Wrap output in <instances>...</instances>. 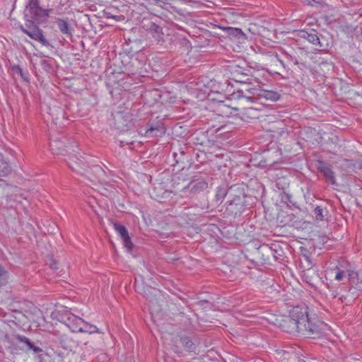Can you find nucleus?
<instances>
[{"label":"nucleus","instance_id":"nucleus-1","mask_svg":"<svg viewBox=\"0 0 362 362\" xmlns=\"http://www.w3.org/2000/svg\"><path fill=\"white\" fill-rule=\"evenodd\" d=\"M326 327V323L311 313L307 305H296L290 310L289 317L283 325L287 332H299L313 338L323 333Z\"/></svg>","mask_w":362,"mask_h":362},{"label":"nucleus","instance_id":"nucleus-2","mask_svg":"<svg viewBox=\"0 0 362 362\" xmlns=\"http://www.w3.org/2000/svg\"><path fill=\"white\" fill-rule=\"evenodd\" d=\"M49 16V10L40 6V0H28L24 10L25 26L20 25L21 30L31 39L45 47L50 46L38 24L44 23Z\"/></svg>","mask_w":362,"mask_h":362},{"label":"nucleus","instance_id":"nucleus-3","mask_svg":"<svg viewBox=\"0 0 362 362\" xmlns=\"http://www.w3.org/2000/svg\"><path fill=\"white\" fill-rule=\"evenodd\" d=\"M18 187L8 184L5 180H0V210L8 220H15L18 217L17 206L18 200Z\"/></svg>","mask_w":362,"mask_h":362},{"label":"nucleus","instance_id":"nucleus-4","mask_svg":"<svg viewBox=\"0 0 362 362\" xmlns=\"http://www.w3.org/2000/svg\"><path fill=\"white\" fill-rule=\"evenodd\" d=\"M66 162L73 171L86 177L92 182L106 181V173L103 168L98 165L88 166L84 158H79L76 156H70Z\"/></svg>","mask_w":362,"mask_h":362},{"label":"nucleus","instance_id":"nucleus-5","mask_svg":"<svg viewBox=\"0 0 362 362\" xmlns=\"http://www.w3.org/2000/svg\"><path fill=\"white\" fill-rule=\"evenodd\" d=\"M59 321L66 325L73 332H78L81 325H83V319L69 311L60 314Z\"/></svg>","mask_w":362,"mask_h":362},{"label":"nucleus","instance_id":"nucleus-6","mask_svg":"<svg viewBox=\"0 0 362 362\" xmlns=\"http://www.w3.org/2000/svg\"><path fill=\"white\" fill-rule=\"evenodd\" d=\"M252 95H241L240 91L233 92L229 96L230 103L226 104V107H230L233 110L240 109V105H243L245 101H250L255 97V92L252 93Z\"/></svg>","mask_w":362,"mask_h":362},{"label":"nucleus","instance_id":"nucleus-7","mask_svg":"<svg viewBox=\"0 0 362 362\" xmlns=\"http://www.w3.org/2000/svg\"><path fill=\"white\" fill-rule=\"evenodd\" d=\"M219 28L226 33L230 40L243 41L246 39L245 33L240 28L231 27H219Z\"/></svg>","mask_w":362,"mask_h":362},{"label":"nucleus","instance_id":"nucleus-8","mask_svg":"<svg viewBox=\"0 0 362 362\" xmlns=\"http://www.w3.org/2000/svg\"><path fill=\"white\" fill-rule=\"evenodd\" d=\"M115 229L117 232L119 236L123 242L124 246L126 249H132V243L131 242L129 233L126 228L122 225H115Z\"/></svg>","mask_w":362,"mask_h":362},{"label":"nucleus","instance_id":"nucleus-9","mask_svg":"<svg viewBox=\"0 0 362 362\" xmlns=\"http://www.w3.org/2000/svg\"><path fill=\"white\" fill-rule=\"evenodd\" d=\"M55 23L63 35L69 37H72L73 28L69 25L67 19L57 18Z\"/></svg>","mask_w":362,"mask_h":362},{"label":"nucleus","instance_id":"nucleus-10","mask_svg":"<svg viewBox=\"0 0 362 362\" xmlns=\"http://www.w3.org/2000/svg\"><path fill=\"white\" fill-rule=\"evenodd\" d=\"M16 339L18 341L24 344L26 346L27 350H33L34 353L40 354V356L42 355L43 350L39 346L34 345L28 338L21 335H16Z\"/></svg>","mask_w":362,"mask_h":362},{"label":"nucleus","instance_id":"nucleus-11","mask_svg":"<svg viewBox=\"0 0 362 362\" xmlns=\"http://www.w3.org/2000/svg\"><path fill=\"white\" fill-rule=\"evenodd\" d=\"M302 254L300 257V263L301 267L305 269L309 270L313 267V262L311 257L310 250H302Z\"/></svg>","mask_w":362,"mask_h":362},{"label":"nucleus","instance_id":"nucleus-12","mask_svg":"<svg viewBox=\"0 0 362 362\" xmlns=\"http://www.w3.org/2000/svg\"><path fill=\"white\" fill-rule=\"evenodd\" d=\"M318 168L321 172H322L325 177L329 180L331 184L335 183L334 174L330 166L326 165L325 163L321 162Z\"/></svg>","mask_w":362,"mask_h":362},{"label":"nucleus","instance_id":"nucleus-13","mask_svg":"<svg viewBox=\"0 0 362 362\" xmlns=\"http://www.w3.org/2000/svg\"><path fill=\"white\" fill-rule=\"evenodd\" d=\"M10 163L0 154V177H6L11 173Z\"/></svg>","mask_w":362,"mask_h":362},{"label":"nucleus","instance_id":"nucleus-14","mask_svg":"<svg viewBox=\"0 0 362 362\" xmlns=\"http://www.w3.org/2000/svg\"><path fill=\"white\" fill-rule=\"evenodd\" d=\"M257 95H261L267 100H271L274 101L279 100L280 97L278 92L272 90H260L259 93H257Z\"/></svg>","mask_w":362,"mask_h":362},{"label":"nucleus","instance_id":"nucleus-15","mask_svg":"<svg viewBox=\"0 0 362 362\" xmlns=\"http://www.w3.org/2000/svg\"><path fill=\"white\" fill-rule=\"evenodd\" d=\"M60 144L61 141L57 139H53L51 141L50 148L53 153L64 154V152L66 151V149L61 146Z\"/></svg>","mask_w":362,"mask_h":362},{"label":"nucleus","instance_id":"nucleus-16","mask_svg":"<svg viewBox=\"0 0 362 362\" xmlns=\"http://www.w3.org/2000/svg\"><path fill=\"white\" fill-rule=\"evenodd\" d=\"M78 332L96 333L98 332V328L96 326L89 324L83 320V325H81Z\"/></svg>","mask_w":362,"mask_h":362},{"label":"nucleus","instance_id":"nucleus-17","mask_svg":"<svg viewBox=\"0 0 362 362\" xmlns=\"http://www.w3.org/2000/svg\"><path fill=\"white\" fill-rule=\"evenodd\" d=\"M300 36L306 38L308 41L312 43H316L319 42V38L315 33H308V32L300 31Z\"/></svg>","mask_w":362,"mask_h":362},{"label":"nucleus","instance_id":"nucleus-18","mask_svg":"<svg viewBox=\"0 0 362 362\" xmlns=\"http://www.w3.org/2000/svg\"><path fill=\"white\" fill-rule=\"evenodd\" d=\"M8 279V272L0 264V288L6 285Z\"/></svg>","mask_w":362,"mask_h":362},{"label":"nucleus","instance_id":"nucleus-19","mask_svg":"<svg viewBox=\"0 0 362 362\" xmlns=\"http://www.w3.org/2000/svg\"><path fill=\"white\" fill-rule=\"evenodd\" d=\"M40 64L42 68L46 71H49L52 69V66L49 60L42 59L40 60Z\"/></svg>","mask_w":362,"mask_h":362},{"label":"nucleus","instance_id":"nucleus-20","mask_svg":"<svg viewBox=\"0 0 362 362\" xmlns=\"http://www.w3.org/2000/svg\"><path fill=\"white\" fill-rule=\"evenodd\" d=\"M346 276V272L342 270H338L337 272V274L334 276V279L341 281L344 279V277Z\"/></svg>","mask_w":362,"mask_h":362},{"label":"nucleus","instance_id":"nucleus-21","mask_svg":"<svg viewBox=\"0 0 362 362\" xmlns=\"http://www.w3.org/2000/svg\"><path fill=\"white\" fill-rule=\"evenodd\" d=\"M11 69L13 71V72H16L17 74H20L21 73V71H23L22 69L20 67L19 65H13L11 66Z\"/></svg>","mask_w":362,"mask_h":362},{"label":"nucleus","instance_id":"nucleus-22","mask_svg":"<svg viewBox=\"0 0 362 362\" xmlns=\"http://www.w3.org/2000/svg\"><path fill=\"white\" fill-rule=\"evenodd\" d=\"M19 75L25 81H29V76L28 72L25 73L22 71L21 73L19 74Z\"/></svg>","mask_w":362,"mask_h":362},{"label":"nucleus","instance_id":"nucleus-23","mask_svg":"<svg viewBox=\"0 0 362 362\" xmlns=\"http://www.w3.org/2000/svg\"><path fill=\"white\" fill-rule=\"evenodd\" d=\"M57 264H58V263H57V262L56 260H54V259H51V260H50V262H49V266H50V267H51L52 269L55 270V269H57V268H58V267H57Z\"/></svg>","mask_w":362,"mask_h":362},{"label":"nucleus","instance_id":"nucleus-24","mask_svg":"<svg viewBox=\"0 0 362 362\" xmlns=\"http://www.w3.org/2000/svg\"><path fill=\"white\" fill-rule=\"evenodd\" d=\"M101 225L104 227L105 231L107 233V235L110 236L109 233H108L107 228L105 226V222L103 219L101 220ZM109 239H110V237H109ZM110 241L111 242V240H110Z\"/></svg>","mask_w":362,"mask_h":362},{"label":"nucleus","instance_id":"nucleus-25","mask_svg":"<svg viewBox=\"0 0 362 362\" xmlns=\"http://www.w3.org/2000/svg\"><path fill=\"white\" fill-rule=\"evenodd\" d=\"M305 2H306L308 4L310 5L311 6H313L315 5V3H317L315 0H304Z\"/></svg>","mask_w":362,"mask_h":362},{"label":"nucleus","instance_id":"nucleus-26","mask_svg":"<svg viewBox=\"0 0 362 362\" xmlns=\"http://www.w3.org/2000/svg\"><path fill=\"white\" fill-rule=\"evenodd\" d=\"M105 218L107 219V223L110 226H112V225L113 224V221H112V219L110 216H106Z\"/></svg>","mask_w":362,"mask_h":362},{"label":"nucleus","instance_id":"nucleus-27","mask_svg":"<svg viewBox=\"0 0 362 362\" xmlns=\"http://www.w3.org/2000/svg\"><path fill=\"white\" fill-rule=\"evenodd\" d=\"M315 211H316V214H317V216H322V209H321V208L317 207L315 209Z\"/></svg>","mask_w":362,"mask_h":362},{"label":"nucleus","instance_id":"nucleus-28","mask_svg":"<svg viewBox=\"0 0 362 362\" xmlns=\"http://www.w3.org/2000/svg\"><path fill=\"white\" fill-rule=\"evenodd\" d=\"M252 252H253V250H247V253L245 254V257H248V256H252Z\"/></svg>","mask_w":362,"mask_h":362},{"label":"nucleus","instance_id":"nucleus-29","mask_svg":"<svg viewBox=\"0 0 362 362\" xmlns=\"http://www.w3.org/2000/svg\"><path fill=\"white\" fill-rule=\"evenodd\" d=\"M154 129H155L154 128L151 127L147 129L146 133L152 132V131H153Z\"/></svg>","mask_w":362,"mask_h":362},{"label":"nucleus","instance_id":"nucleus-30","mask_svg":"<svg viewBox=\"0 0 362 362\" xmlns=\"http://www.w3.org/2000/svg\"><path fill=\"white\" fill-rule=\"evenodd\" d=\"M251 262H255V259L254 258H252Z\"/></svg>","mask_w":362,"mask_h":362}]
</instances>
